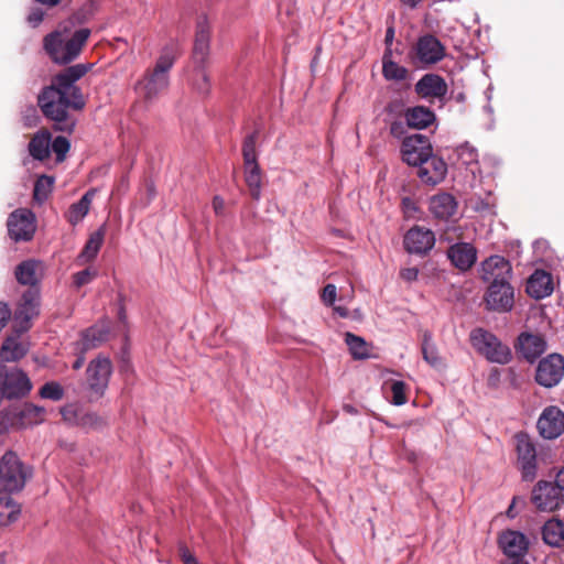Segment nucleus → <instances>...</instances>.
I'll return each instance as SVG.
<instances>
[{"mask_svg":"<svg viewBox=\"0 0 564 564\" xmlns=\"http://www.w3.org/2000/svg\"><path fill=\"white\" fill-rule=\"evenodd\" d=\"M76 350L78 351V356L73 362V369L78 370L80 369L85 364V354L83 352V346H79L78 343L76 344Z\"/></svg>","mask_w":564,"mask_h":564,"instance_id":"nucleus-58","label":"nucleus"},{"mask_svg":"<svg viewBox=\"0 0 564 564\" xmlns=\"http://www.w3.org/2000/svg\"><path fill=\"white\" fill-rule=\"evenodd\" d=\"M51 132L48 130L37 131V161H44L51 155Z\"/></svg>","mask_w":564,"mask_h":564,"instance_id":"nucleus-44","label":"nucleus"},{"mask_svg":"<svg viewBox=\"0 0 564 564\" xmlns=\"http://www.w3.org/2000/svg\"><path fill=\"white\" fill-rule=\"evenodd\" d=\"M91 63L72 65L54 75L51 84L37 95V106L44 117L52 122L54 131L72 134L77 120L68 109L82 111L86 107L83 90L76 85L91 68Z\"/></svg>","mask_w":564,"mask_h":564,"instance_id":"nucleus-1","label":"nucleus"},{"mask_svg":"<svg viewBox=\"0 0 564 564\" xmlns=\"http://www.w3.org/2000/svg\"><path fill=\"white\" fill-rule=\"evenodd\" d=\"M55 177L46 174L37 175V205L43 204L53 191Z\"/></svg>","mask_w":564,"mask_h":564,"instance_id":"nucleus-42","label":"nucleus"},{"mask_svg":"<svg viewBox=\"0 0 564 564\" xmlns=\"http://www.w3.org/2000/svg\"><path fill=\"white\" fill-rule=\"evenodd\" d=\"M554 484L564 494V467L556 473Z\"/></svg>","mask_w":564,"mask_h":564,"instance_id":"nucleus-60","label":"nucleus"},{"mask_svg":"<svg viewBox=\"0 0 564 564\" xmlns=\"http://www.w3.org/2000/svg\"><path fill=\"white\" fill-rule=\"evenodd\" d=\"M446 257L455 269L465 273L476 264L478 251L473 243L459 241L447 248Z\"/></svg>","mask_w":564,"mask_h":564,"instance_id":"nucleus-17","label":"nucleus"},{"mask_svg":"<svg viewBox=\"0 0 564 564\" xmlns=\"http://www.w3.org/2000/svg\"><path fill=\"white\" fill-rule=\"evenodd\" d=\"M85 411L86 410L78 403H68L59 410L63 421L66 424L76 427L80 426Z\"/></svg>","mask_w":564,"mask_h":564,"instance_id":"nucleus-39","label":"nucleus"},{"mask_svg":"<svg viewBox=\"0 0 564 564\" xmlns=\"http://www.w3.org/2000/svg\"><path fill=\"white\" fill-rule=\"evenodd\" d=\"M23 166L29 173L28 186L31 189L32 198L35 199V176L33 175L35 169V133L30 137L28 156L23 160Z\"/></svg>","mask_w":564,"mask_h":564,"instance_id":"nucleus-38","label":"nucleus"},{"mask_svg":"<svg viewBox=\"0 0 564 564\" xmlns=\"http://www.w3.org/2000/svg\"><path fill=\"white\" fill-rule=\"evenodd\" d=\"M505 564H529L524 557H508V562Z\"/></svg>","mask_w":564,"mask_h":564,"instance_id":"nucleus-62","label":"nucleus"},{"mask_svg":"<svg viewBox=\"0 0 564 564\" xmlns=\"http://www.w3.org/2000/svg\"><path fill=\"white\" fill-rule=\"evenodd\" d=\"M89 35V29H79L69 39L64 40L61 33L53 32L44 37V50L54 63L67 65L80 54Z\"/></svg>","mask_w":564,"mask_h":564,"instance_id":"nucleus-5","label":"nucleus"},{"mask_svg":"<svg viewBox=\"0 0 564 564\" xmlns=\"http://www.w3.org/2000/svg\"><path fill=\"white\" fill-rule=\"evenodd\" d=\"M456 198L449 193H440L430 198V212L441 220H448L457 210Z\"/></svg>","mask_w":564,"mask_h":564,"instance_id":"nucleus-26","label":"nucleus"},{"mask_svg":"<svg viewBox=\"0 0 564 564\" xmlns=\"http://www.w3.org/2000/svg\"><path fill=\"white\" fill-rule=\"evenodd\" d=\"M35 315V293L24 292L13 315V333L8 336L0 348V359L3 362H14L23 358L28 346L21 335L31 327Z\"/></svg>","mask_w":564,"mask_h":564,"instance_id":"nucleus-3","label":"nucleus"},{"mask_svg":"<svg viewBox=\"0 0 564 564\" xmlns=\"http://www.w3.org/2000/svg\"><path fill=\"white\" fill-rule=\"evenodd\" d=\"M517 464L524 480H533L538 470V455L531 437L523 432L516 435Z\"/></svg>","mask_w":564,"mask_h":564,"instance_id":"nucleus-10","label":"nucleus"},{"mask_svg":"<svg viewBox=\"0 0 564 564\" xmlns=\"http://www.w3.org/2000/svg\"><path fill=\"white\" fill-rule=\"evenodd\" d=\"M97 269L88 267L73 274V285L76 289H80L82 286L89 284L94 279L97 278Z\"/></svg>","mask_w":564,"mask_h":564,"instance_id":"nucleus-49","label":"nucleus"},{"mask_svg":"<svg viewBox=\"0 0 564 564\" xmlns=\"http://www.w3.org/2000/svg\"><path fill=\"white\" fill-rule=\"evenodd\" d=\"M409 70L392 61V50H384L382 56V75L387 80L402 82L408 77Z\"/></svg>","mask_w":564,"mask_h":564,"instance_id":"nucleus-32","label":"nucleus"},{"mask_svg":"<svg viewBox=\"0 0 564 564\" xmlns=\"http://www.w3.org/2000/svg\"><path fill=\"white\" fill-rule=\"evenodd\" d=\"M337 289L334 284H326L322 292V301L326 305H333L336 301Z\"/></svg>","mask_w":564,"mask_h":564,"instance_id":"nucleus-53","label":"nucleus"},{"mask_svg":"<svg viewBox=\"0 0 564 564\" xmlns=\"http://www.w3.org/2000/svg\"><path fill=\"white\" fill-rule=\"evenodd\" d=\"M39 394L43 399L59 401L64 397V389L58 382L51 381L42 386Z\"/></svg>","mask_w":564,"mask_h":564,"instance_id":"nucleus-46","label":"nucleus"},{"mask_svg":"<svg viewBox=\"0 0 564 564\" xmlns=\"http://www.w3.org/2000/svg\"><path fill=\"white\" fill-rule=\"evenodd\" d=\"M393 40H394V28L391 25V26H388L387 31H386V36H384L386 50H391Z\"/></svg>","mask_w":564,"mask_h":564,"instance_id":"nucleus-59","label":"nucleus"},{"mask_svg":"<svg viewBox=\"0 0 564 564\" xmlns=\"http://www.w3.org/2000/svg\"><path fill=\"white\" fill-rule=\"evenodd\" d=\"M259 135V130H254L248 134L242 142V158L243 164L258 162V153L256 150V143Z\"/></svg>","mask_w":564,"mask_h":564,"instance_id":"nucleus-40","label":"nucleus"},{"mask_svg":"<svg viewBox=\"0 0 564 564\" xmlns=\"http://www.w3.org/2000/svg\"><path fill=\"white\" fill-rule=\"evenodd\" d=\"M70 149V142L66 137L58 135L51 143V150L56 155V162L62 163Z\"/></svg>","mask_w":564,"mask_h":564,"instance_id":"nucleus-48","label":"nucleus"},{"mask_svg":"<svg viewBox=\"0 0 564 564\" xmlns=\"http://www.w3.org/2000/svg\"><path fill=\"white\" fill-rule=\"evenodd\" d=\"M210 24L205 14L199 15L196 22L194 44L191 55L192 68L188 82L192 88L200 96L210 93L212 84L207 73V65L210 54Z\"/></svg>","mask_w":564,"mask_h":564,"instance_id":"nucleus-2","label":"nucleus"},{"mask_svg":"<svg viewBox=\"0 0 564 564\" xmlns=\"http://www.w3.org/2000/svg\"><path fill=\"white\" fill-rule=\"evenodd\" d=\"M435 245V235L431 229L414 226L403 239L404 249L412 254L426 256Z\"/></svg>","mask_w":564,"mask_h":564,"instance_id":"nucleus-16","label":"nucleus"},{"mask_svg":"<svg viewBox=\"0 0 564 564\" xmlns=\"http://www.w3.org/2000/svg\"><path fill=\"white\" fill-rule=\"evenodd\" d=\"M414 50L420 63L425 65H434L445 56V46L433 34L420 36Z\"/></svg>","mask_w":564,"mask_h":564,"instance_id":"nucleus-19","label":"nucleus"},{"mask_svg":"<svg viewBox=\"0 0 564 564\" xmlns=\"http://www.w3.org/2000/svg\"><path fill=\"white\" fill-rule=\"evenodd\" d=\"M405 104L402 99H392L384 106V120H397L404 119L405 120Z\"/></svg>","mask_w":564,"mask_h":564,"instance_id":"nucleus-43","label":"nucleus"},{"mask_svg":"<svg viewBox=\"0 0 564 564\" xmlns=\"http://www.w3.org/2000/svg\"><path fill=\"white\" fill-rule=\"evenodd\" d=\"M448 87L445 79L434 73L424 74L414 85L415 94L423 99H443Z\"/></svg>","mask_w":564,"mask_h":564,"instance_id":"nucleus-21","label":"nucleus"},{"mask_svg":"<svg viewBox=\"0 0 564 564\" xmlns=\"http://www.w3.org/2000/svg\"><path fill=\"white\" fill-rule=\"evenodd\" d=\"M1 424L4 427L24 429L32 426L35 422V405L24 404L22 408H15L0 413Z\"/></svg>","mask_w":564,"mask_h":564,"instance_id":"nucleus-25","label":"nucleus"},{"mask_svg":"<svg viewBox=\"0 0 564 564\" xmlns=\"http://www.w3.org/2000/svg\"><path fill=\"white\" fill-rule=\"evenodd\" d=\"M112 365L107 357L93 359L86 369V379L89 390L97 397H102L109 384Z\"/></svg>","mask_w":564,"mask_h":564,"instance_id":"nucleus-14","label":"nucleus"},{"mask_svg":"<svg viewBox=\"0 0 564 564\" xmlns=\"http://www.w3.org/2000/svg\"><path fill=\"white\" fill-rule=\"evenodd\" d=\"M480 272L484 282H510L512 265L505 257L492 254L480 263Z\"/></svg>","mask_w":564,"mask_h":564,"instance_id":"nucleus-15","label":"nucleus"},{"mask_svg":"<svg viewBox=\"0 0 564 564\" xmlns=\"http://www.w3.org/2000/svg\"><path fill=\"white\" fill-rule=\"evenodd\" d=\"M400 276L408 282H413V281L417 280L419 269L417 268H405V269L401 270Z\"/></svg>","mask_w":564,"mask_h":564,"instance_id":"nucleus-57","label":"nucleus"},{"mask_svg":"<svg viewBox=\"0 0 564 564\" xmlns=\"http://www.w3.org/2000/svg\"><path fill=\"white\" fill-rule=\"evenodd\" d=\"M401 208H402L404 216L408 218L414 217L415 214L420 210L416 202L409 196H405L402 198Z\"/></svg>","mask_w":564,"mask_h":564,"instance_id":"nucleus-51","label":"nucleus"},{"mask_svg":"<svg viewBox=\"0 0 564 564\" xmlns=\"http://www.w3.org/2000/svg\"><path fill=\"white\" fill-rule=\"evenodd\" d=\"M498 543L507 557H524L530 545L527 535L516 530L503 531L499 535Z\"/></svg>","mask_w":564,"mask_h":564,"instance_id":"nucleus-22","label":"nucleus"},{"mask_svg":"<svg viewBox=\"0 0 564 564\" xmlns=\"http://www.w3.org/2000/svg\"><path fill=\"white\" fill-rule=\"evenodd\" d=\"M178 555L184 564H198L195 555L183 543L178 544Z\"/></svg>","mask_w":564,"mask_h":564,"instance_id":"nucleus-54","label":"nucleus"},{"mask_svg":"<svg viewBox=\"0 0 564 564\" xmlns=\"http://www.w3.org/2000/svg\"><path fill=\"white\" fill-rule=\"evenodd\" d=\"M484 302L487 311L508 313L514 306V289L510 282H490Z\"/></svg>","mask_w":564,"mask_h":564,"instance_id":"nucleus-8","label":"nucleus"},{"mask_svg":"<svg viewBox=\"0 0 564 564\" xmlns=\"http://www.w3.org/2000/svg\"><path fill=\"white\" fill-rule=\"evenodd\" d=\"M421 1L422 0H401L403 4L408 6L411 9L416 8Z\"/></svg>","mask_w":564,"mask_h":564,"instance_id":"nucleus-64","label":"nucleus"},{"mask_svg":"<svg viewBox=\"0 0 564 564\" xmlns=\"http://www.w3.org/2000/svg\"><path fill=\"white\" fill-rule=\"evenodd\" d=\"M435 112L425 106L417 105L408 107L405 111V120L411 129L424 130L436 122Z\"/></svg>","mask_w":564,"mask_h":564,"instance_id":"nucleus-28","label":"nucleus"},{"mask_svg":"<svg viewBox=\"0 0 564 564\" xmlns=\"http://www.w3.org/2000/svg\"><path fill=\"white\" fill-rule=\"evenodd\" d=\"M23 126L32 128L35 124V108L32 105H26L21 111Z\"/></svg>","mask_w":564,"mask_h":564,"instance_id":"nucleus-52","label":"nucleus"},{"mask_svg":"<svg viewBox=\"0 0 564 564\" xmlns=\"http://www.w3.org/2000/svg\"><path fill=\"white\" fill-rule=\"evenodd\" d=\"M536 429L545 440L558 437L564 432V412L554 405L546 406L536 422Z\"/></svg>","mask_w":564,"mask_h":564,"instance_id":"nucleus-18","label":"nucleus"},{"mask_svg":"<svg viewBox=\"0 0 564 564\" xmlns=\"http://www.w3.org/2000/svg\"><path fill=\"white\" fill-rule=\"evenodd\" d=\"M95 194L96 189L90 188L82 196L78 202L73 203L69 206L65 217L72 226L78 225L89 213Z\"/></svg>","mask_w":564,"mask_h":564,"instance_id":"nucleus-31","label":"nucleus"},{"mask_svg":"<svg viewBox=\"0 0 564 564\" xmlns=\"http://www.w3.org/2000/svg\"><path fill=\"white\" fill-rule=\"evenodd\" d=\"M501 381V370L498 368H491L488 378H487V387L489 389H498Z\"/></svg>","mask_w":564,"mask_h":564,"instance_id":"nucleus-55","label":"nucleus"},{"mask_svg":"<svg viewBox=\"0 0 564 564\" xmlns=\"http://www.w3.org/2000/svg\"><path fill=\"white\" fill-rule=\"evenodd\" d=\"M386 124L389 127V133L394 139L404 140L408 138V130L411 129L408 124V120L397 119V120H384Z\"/></svg>","mask_w":564,"mask_h":564,"instance_id":"nucleus-47","label":"nucleus"},{"mask_svg":"<svg viewBox=\"0 0 564 564\" xmlns=\"http://www.w3.org/2000/svg\"><path fill=\"white\" fill-rule=\"evenodd\" d=\"M105 426H107V420L105 417L100 416L97 412L86 410L84 416L82 417L79 429L90 431L101 430Z\"/></svg>","mask_w":564,"mask_h":564,"instance_id":"nucleus-41","label":"nucleus"},{"mask_svg":"<svg viewBox=\"0 0 564 564\" xmlns=\"http://www.w3.org/2000/svg\"><path fill=\"white\" fill-rule=\"evenodd\" d=\"M106 236V224H102L96 231L91 232L83 250L77 257L80 264L96 259Z\"/></svg>","mask_w":564,"mask_h":564,"instance_id":"nucleus-29","label":"nucleus"},{"mask_svg":"<svg viewBox=\"0 0 564 564\" xmlns=\"http://www.w3.org/2000/svg\"><path fill=\"white\" fill-rule=\"evenodd\" d=\"M18 283L29 285L30 289L25 292L33 291L35 293V260L29 259L22 261L14 271Z\"/></svg>","mask_w":564,"mask_h":564,"instance_id":"nucleus-34","label":"nucleus"},{"mask_svg":"<svg viewBox=\"0 0 564 564\" xmlns=\"http://www.w3.org/2000/svg\"><path fill=\"white\" fill-rule=\"evenodd\" d=\"M457 160L462 162L463 165L469 166L474 163L478 162V152L477 150L469 145L468 143L462 144L456 148Z\"/></svg>","mask_w":564,"mask_h":564,"instance_id":"nucleus-45","label":"nucleus"},{"mask_svg":"<svg viewBox=\"0 0 564 564\" xmlns=\"http://www.w3.org/2000/svg\"><path fill=\"white\" fill-rule=\"evenodd\" d=\"M177 59L176 44L165 45L155 64L143 74L142 78L135 84V89L140 91L147 101L156 99L170 86V70Z\"/></svg>","mask_w":564,"mask_h":564,"instance_id":"nucleus-4","label":"nucleus"},{"mask_svg":"<svg viewBox=\"0 0 564 564\" xmlns=\"http://www.w3.org/2000/svg\"><path fill=\"white\" fill-rule=\"evenodd\" d=\"M433 147L430 139L421 133L410 134L402 141L401 154L402 160L408 165L420 166L425 163L432 155Z\"/></svg>","mask_w":564,"mask_h":564,"instance_id":"nucleus-9","label":"nucleus"},{"mask_svg":"<svg viewBox=\"0 0 564 564\" xmlns=\"http://www.w3.org/2000/svg\"><path fill=\"white\" fill-rule=\"evenodd\" d=\"M514 348L528 362L533 364L544 354L547 344L541 334L523 332L518 336Z\"/></svg>","mask_w":564,"mask_h":564,"instance_id":"nucleus-20","label":"nucleus"},{"mask_svg":"<svg viewBox=\"0 0 564 564\" xmlns=\"http://www.w3.org/2000/svg\"><path fill=\"white\" fill-rule=\"evenodd\" d=\"M447 174V164L443 158L432 152L431 158L419 166L417 176L427 185H436L443 182Z\"/></svg>","mask_w":564,"mask_h":564,"instance_id":"nucleus-24","label":"nucleus"},{"mask_svg":"<svg viewBox=\"0 0 564 564\" xmlns=\"http://www.w3.org/2000/svg\"><path fill=\"white\" fill-rule=\"evenodd\" d=\"M531 502L538 510L554 511L564 503V494L554 482L540 480L533 487Z\"/></svg>","mask_w":564,"mask_h":564,"instance_id":"nucleus-13","label":"nucleus"},{"mask_svg":"<svg viewBox=\"0 0 564 564\" xmlns=\"http://www.w3.org/2000/svg\"><path fill=\"white\" fill-rule=\"evenodd\" d=\"M245 181L253 199L258 200L261 196L262 172L258 162L245 163Z\"/></svg>","mask_w":564,"mask_h":564,"instance_id":"nucleus-33","label":"nucleus"},{"mask_svg":"<svg viewBox=\"0 0 564 564\" xmlns=\"http://www.w3.org/2000/svg\"><path fill=\"white\" fill-rule=\"evenodd\" d=\"M224 206H225L224 199L219 196H215L213 199V207L217 215H220L223 213Z\"/></svg>","mask_w":564,"mask_h":564,"instance_id":"nucleus-61","label":"nucleus"},{"mask_svg":"<svg viewBox=\"0 0 564 564\" xmlns=\"http://www.w3.org/2000/svg\"><path fill=\"white\" fill-rule=\"evenodd\" d=\"M110 328L106 323L95 324L82 333V339L78 341L83 346V352L101 346L109 339Z\"/></svg>","mask_w":564,"mask_h":564,"instance_id":"nucleus-27","label":"nucleus"},{"mask_svg":"<svg viewBox=\"0 0 564 564\" xmlns=\"http://www.w3.org/2000/svg\"><path fill=\"white\" fill-rule=\"evenodd\" d=\"M12 316L11 308L8 303L0 302V332L7 326Z\"/></svg>","mask_w":564,"mask_h":564,"instance_id":"nucleus-56","label":"nucleus"},{"mask_svg":"<svg viewBox=\"0 0 564 564\" xmlns=\"http://www.w3.org/2000/svg\"><path fill=\"white\" fill-rule=\"evenodd\" d=\"M423 359L433 368H441L443 364L442 357L438 355L437 348L433 343L432 334L425 332L422 336L421 345Z\"/></svg>","mask_w":564,"mask_h":564,"instance_id":"nucleus-35","label":"nucleus"},{"mask_svg":"<svg viewBox=\"0 0 564 564\" xmlns=\"http://www.w3.org/2000/svg\"><path fill=\"white\" fill-rule=\"evenodd\" d=\"M406 384L401 380L392 381L391 383V392H392V400L391 403L393 405L400 406L408 402L406 398Z\"/></svg>","mask_w":564,"mask_h":564,"instance_id":"nucleus-50","label":"nucleus"},{"mask_svg":"<svg viewBox=\"0 0 564 564\" xmlns=\"http://www.w3.org/2000/svg\"><path fill=\"white\" fill-rule=\"evenodd\" d=\"M473 348L489 362L507 365L512 360L510 347L503 344L494 333L476 327L469 333Z\"/></svg>","mask_w":564,"mask_h":564,"instance_id":"nucleus-6","label":"nucleus"},{"mask_svg":"<svg viewBox=\"0 0 564 564\" xmlns=\"http://www.w3.org/2000/svg\"><path fill=\"white\" fill-rule=\"evenodd\" d=\"M35 215L26 208L12 212L7 220L8 235L14 242L29 241L35 234Z\"/></svg>","mask_w":564,"mask_h":564,"instance_id":"nucleus-12","label":"nucleus"},{"mask_svg":"<svg viewBox=\"0 0 564 564\" xmlns=\"http://www.w3.org/2000/svg\"><path fill=\"white\" fill-rule=\"evenodd\" d=\"M20 507L10 496L0 497V525H8L18 519Z\"/></svg>","mask_w":564,"mask_h":564,"instance_id":"nucleus-37","label":"nucleus"},{"mask_svg":"<svg viewBox=\"0 0 564 564\" xmlns=\"http://www.w3.org/2000/svg\"><path fill=\"white\" fill-rule=\"evenodd\" d=\"M564 377V357L561 354H550L542 358L535 369V382L544 388L557 386Z\"/></svg>","mask_w":564,"mask_h":564,"instance_id":"nucleus-11","label":"nucleus"},{"mask_svg":"<svg viewBox=\"0 0 564 564\" xmlns=\"http://www.w3.org/2000/svg\"><path fill=\"white\" fill-rule=\"evenodd\" d=\"M345 343L347 344L354 359L362 360L369 358L370 354L368 345L362 337L347 332L345 334Z\"/></svg>","mask_w":564,"mask_h":564,"instance_id":"nucleus-36","label":"nucleus"},{"mask_svg":"<svg viewBox=\"0 0 564 564\" xmlns=\"http://www.w3.org/2000/svg\"><path fill=\"white\" fill-rule=\"evenodd\" d=\"M28 23L35 28V9H31L26 17Z\"/></svg>","mask_w":564,"mask_h":564,"instance_id":"nucleus-63","label":"nucleus"},{"mask_svg":"<svg viewBox=\"0 0 564 564\" xmlns=\"http://www.w3.org/2000/svg\"><path fill=\"white\" fill-rule=\"evenodd\" d=\"M542 540L552 547H562L564 545V521L552 518L541 528Z\"/></svg>","mask_w":564,"mask_h":564,"instance_id":"nucleus-30","label":"nucleus"},{"mask_svg":"<svg viewBox=\"0 0 564 564\" xmlns=\"http://www.w3.org/2000/svg\"><path fill=\"white\" fill-rule=\"evenodd\" d=\"M25 473L17 454L7 452L0 462V492H14L24 487Z\"/></svg>","mask_w":564,"mask_h":564,"instance_id":"nucleus-7","label":"nucleus"},{"mask_svg":"<svg viewBox=\"0 0 564 564\" xmlns=\"http://www.w3.org/2000/svg\"><path fill=\"white\" fill-rule=\"evenodd\" d=\"M553 291V275L543 269L534 270L525 284L527 294L534 300L545 299L550 296Z\"/></svg>","mask_w":564,"mask_h":564,"instance_id":"nucleus-23","label":"nucleus"}]
</instances>
